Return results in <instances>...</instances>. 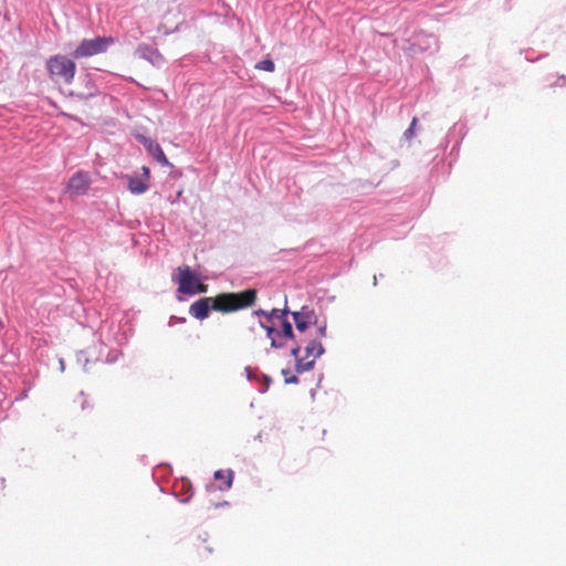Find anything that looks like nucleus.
<instances>
[{
	"label": "nucleus",
	"instance_id": "nucleus-1",
	"mask_svg": "<svg viewBox=\"0 0 566 566\" xmlns=\"http://www.w3.org/2000/svg\"><path fill=\"white\" fill-rule=\"evenodd\" d=\"M258 291L248 289L238 293H219L213 297H201L189 307V314L197 319H206L210 310L228 314L249 308L255 304Z\"/></svg>",
	"mask_w": 566,
	"mask_h": 566
},
{
	"label": "nucleus",
	"instance_id": "nucleus-2",
	"mask_svg": "<svg viewBox=\"0 0 566 566\" xmlns=\"http://www.w3.org/2000/svg\"><path fill=\"white\" fill-rule=\"evenodd\" d=\"M46 70L54 83L71 84L73 82L76 65L75 62L62 54H55L48 59Z\"/></svg>",
	"mask_w": 566,
	"mask_h": 566
},
{
	"label": "nucleus",
	"instance_id": "nucleus-3",
	"mask_svg": "<svg viewBox=\"0 0 566 566\" xmlns=\"http://www.w3.org/2000/svg\"><path fill=\"white\" fill-rule=\"evenodd\" d=\"M114 42V38L112 36L84 39L73 51L72 56L78 60L104 53Z\"/></svg>",
	"mask_w": 566,
	"mask_h": 566
},
{
	"label": "nucleus",
	"instance_id": "nucleus-4",
	"mask_svg": "<svg viewBox=\"0 0 566 566\" xmlns=\"http://www.w3.org/2000/svg\"><path fill=\"white\" fill-rule=\"evenodd\" d=\"M259 325L266 332V336L271 340L273 348H283L289 340L295 338L292 324L287 319L280 323V327L263 324L262 321L259 322Z\"/></svg>",
	"mask_w": 566,
	"mask_h": 566
},
{
	"label": "nucleus",
	"instance_id": "nucleus-5",
	"mask_svg": "<svg viewBox=\"0 0 566 566\" xmlns=\"http://www.w3.org/2000/svg\"><path fill=\"white\" fill-rule=\"evenodd\" d=\"M172 280L178 283V292L182 294L193 295V283L198 277L188 265L179 266L172 274Z\"/></svg>",
	"mask_w": 566,
	"mask_h": 566
},
{
	"label": "nucleus",
	"instance_id": "nucleus-6",
	"mask_svg": "<svg viewBox=\"0 0 566 566\" xmlns=\"http://www.w3.org/2000/svg\"><path fill=\"white\" fill-rule=\"evenodd\" d=\"M298 333H305L310 327L317 325V316L313 310L303 306L301 311L291 313Z\"/></svg>",
	"mask_w": 566,
	"mask_h": 566
},
{
	"label": "nucleus",
	"instance_id": "nucleus-7",
	"mask_svg": "<svg viewBox=\"0 0 566 566\" xmlns=\"http://www.w3.org/2000/svg\"><path fill=\"white\" fill-rule=\"evenodd\" d=\"M137 138L145 146L147 151L154 157L156 161H158L163 166H170V163L168 161L163 148L158 143H156L149 137L142 135H139Z\"/></svg>",
	"mask_w": 566,
	"mask_h": 566
},
{
	"label": "nucleus",
	"instance_id": "nucleus-8",
	"mask_svg": "<svg viewBox=\"0 0 566 566\" xmlns=\"http://www.w3.org/2000/svg\"><path fill=\"white\" fill-rule=\"evenodd\" d=\"M90 186L87 174L78 171L74 174L67 182V191L74 196L84 195Z\"/></svg>",
	"mask_w": 566,
	"mask_h": 566
},
{
	"label": "nucleus",
	"instance_id": "nucleus-9",
	"mask_svg": "<svg viewBox=\"0 0 566 566\" xmlns=\"http://www.w3.org/2000/svg\"><path fill=\"white\" fill-rule=\"evenodd\" d=\"M301 346L296 344L291 349V355L295 358V370L300 374L313 369V360H307V357H300Z\"/></svg>",
	"mask_w": 566,
	"mask_h": 566
},
{
	"label": "nucleus",
	"instance_id": "nucleus-10",
	"mask_svg": "<svg viewBox=\"0 0 566 566\" xmlns=\"http://www.w3.org/2000/svg\"><path fill=\"white\" fill-rule=\"evenodd\" d=\"M324 353V347L321 340L314 338L305 346V356L307 360H313V365L315 364V359L318 358Z\"/></svg>",
	"mask_w": 566,
	"mask_h": 566
},
{
	"label": "nucleus",
	"instance_id": "nucleus-11",
	"mask_svg": "<svg viewBox=\"0 0 566 566\" xmlns=\"http://www.w3.org/2000/svg\"><path fill=\"white\" fill-rule=\"evenodd\" d=\"M148 182H146L143 178L130 177L128 179V189L134 195H142L147 191Z\"/></svg>",
	"mask_w": 566,
	"mask_h": 566
},
{
	"label": "nucleus",
	"instance_id": "nucleus-12",
	"mask_svg": "<svg viewBox=\"0 0 566 566\" xmlns=\"http://www.w3.org/2000/svg\"><path fill=\"white\" fill-rule=\"evenodd\" d=\"M213 476L216 480H220V481L224 482V486H220L219 488L220 490H228L232 485L234 473L232 470H227V471L217 470L214 472Z\"/></svg>",
	"mask_w": 566,
	"mask_h": 566
},
{
	"label": "nucleus",
	"instance_id": "nucleus-13",
	"mask_svg": "<svg viewBox=\"0 0 566 566\" xmlns=\"http://www.w3.org/2000/svg\"><path fill=\"white\" fill-rule=\"evenodd\" d=\"M290 311L285 306L284 308H273L269 311V316H271V325H274V321L282 323L287 319V315Z\"/></svg>",
	"mask_w": 566,
	"mask_h": 566
},
{
	"label": "nucleus",
	"instance_id": "nucleus-14",
	"mask_svg": "<svg viewBox=\"0 0 566 566\" xmlns=\"http://www.w3.org/2000/svg\"><path fill=\"white\" fill-rule=\"evenodd\" d=\"M255 69L266 72H273L275 66L272 60L265 59L256 63Z\"/></svg>",
	"mask_w": 566,
	"mask_h": 566
},
{
	"label": "nucleus",
	"instance_id": "nucleus-15",
	"mask_svg": "<svg viewBox=\"0 0 566 566\" xmlns=\"http://www.w3.org/2000/svg\"><path fill=\"white\" fill-rule=\"evenodd\" d=\"M316 326V333L314 335V338L321 340L322 338L326 337V324L322 325H315Z\"/></svg>",
	"mask_w": 566,
	"mask_h": 566
},
{
	"label": "nucleus",
	"instance_id": "nucleus-16",
	"mask_svg": "<svg viewBox=\"0 0 566 566\" xmlns=\"http://www.w3.org/2000/svg\"><path fill=\"white\" fill-rule=\"evenodd\" d=\"M193 294H198V293H207L208 292V285L207 284H203L199 281V279L197 280V282L193 283Z\"/></svg>",
	"mask_w": 566,
	"mask_h": 566
},
{
	"label": "nucleus",
	"instance_id": "nucleus-17",
	"mask_svg": "<svg viewBox=\"0 0 566 566\" xmlns=\"http://www.w3.org/2000/svg\"><path fill=\"white\" fill-rule=\"evenodd\" d=\"M252 314L256 315V316H263L265 318V322H263V324L271 325V316H269V311L260 308V310L253 311Z\"/></svg>",
	"mask_w": 566,
	"mask_h": 566
},
{
	"label": "nucleus",
	"instance_id": "nucleus-18",
	"mask_svg": "<svg viewBox=\"0 0 566 566\" xmlns=\"http://www.w3.org/2000/svg\"><path fill=\"white\" fill-rule=\"evenodd\" d=\"M417 122H418L417 117H413V118H412V120H411V124H410L409 128L405 132V136H406L407 138H411V137L413 136L415 127H416V125H417Z\"/></svg>",
	"mask_w": 566,
	"mask_h": 566
},
{
	"label": "nucleus",
	"instance_id": "nucleus-19",
	"mask_svg": "<svg viewBox=\"0 0 566 566\" xmlns=\"http://www.w3.org/2000/svg\"><path fill=\"white\" fill-rule=\"evenodd\" d=\"M282 374L284 375L285 377V384H297L298 382V378L296 376H287L290 374V370L287 369H283L282 370Z\"/></svg>",
	"mask_w": 566,
	"mask_h": 566
},
{
	"label": "nucleus",
	"instance_id": "nucleus-20",
	"mask_svg": "<svg viewBox=\"0 0 566 566\" xmlns=\"http://www.w3.org/2000/svg\"><path fill=\"white\" fill-rule=\"evenodd\" d=\"M142 170H143V179H144L146 182H148L149 177H150L149 168H148V167H146V166H143Z\"/></svg>",
	"mask_w": 566,
	"mask_h": 566
},
{
	"label": "nucleus",
	"instance_id": "nucleus-21",
	"mask_svg": "<svg viewBox=\"0 0 566 566\" xmlns=\"http://www.w3.org/2000/svg\"><path fill=\"white\" fill-rule=\"evenodd\" d=\"M80 396H81V398H82V409H85L86 407H88V402H87V400L84 398V395H83V394H81Z\"/></svg>",
	"mask_w": 566,
	"mask_h": 566
}]
</instances>
